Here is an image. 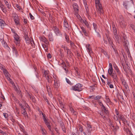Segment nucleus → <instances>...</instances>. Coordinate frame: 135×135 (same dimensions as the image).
<instances>
[{
	"instance_id": "nucleus-32",
	"label": "nucleus",
	"mask_w": 135,
	"mask_h": 135,
	"mask_svg": "<svg viewBox=\"0 0 135 135\" xmlns=\"http://www.w3.org/2000/svg\"><path fill=\"white\" fill-rule=\"evenodd\" d=\"M67 54L69 55V57H71L72 54L70 49H68L67 50Z\"/></svg>"
},
{
	"instance_id": "nucleus-7",
	"label": "nucleus",
	"mask_w": 135,
	"mask_h": 135,
	"mask_svg": "<svg viewBox=\"0 0 135 135\" xmlns=\"http://www.w3.org/2000/svg\"><path fill=\"white\" fill-rule=\"evenodd\" d=\"M87 130L88 135H91V133L93 131V128L90 123L89 122H87Z\"/></svg>"
},
{
	"instance_id": "nucleus-52",
	"label": "nucleus",
	"mask_w": 135,
	"mask_h": 135,
	"mask_svg": "<svg viewBox=\"0 0 135 135\" xmlns=\"http://www.w3.org/2000/svg\"><path fill=\"white\" fill-rule=\"evenodd\" d=\"M7 73H8V74H7V76L5 74H4L7 77V79L8 80H11V79H10V78L9 77V76L10 75H9V73H8V71H7Z\"/></svg>"
},
{
	"instance_id": "nucleus-18",
	"label": "nucleus",
	"mask_w": 135,
	"mask_h": 135,
	"mask_svg": "<svg viewBox=\"0 0 135 135\" xmlns=\"http://www.w3.org/2000/svg\"><path fill=\"white\" fill-rule=\"evenodd\" d=\"M4 2L5 4L7 6L8 9H10L11 7V5L10 4V2H8L6 0H4Z\"/></svg>"
},
{
	"instance_id": "nucleus-36",
	"label": "nucleus",
	"mask_w": 135,
	"mask_h": 135,
	"mask_svg": "<svg viewBox=\"0 0 135 135\" xmlns=\"http://www.w3.org/2000/svg\"><path fill=\"white\" fill-rule=\"evenodd\" d=\"M61 128L62 131L64 132H66V130L65 128V127L64 126V124H61Z\"/></svg>"
},
{
	"instance_id": "nucleus-10",
	"label": "nucleus",
	"mask_w": 135,
	"mask_h": 135,
	"mask_svg": "<svg viewBox=\"0 0 135 135\" xmlns=\"http://www.w3.org/2000/svg\"><path fill=\"white\" fill-rule=\"evenodd\" d=\"M0 69L3 70V72L4 74L7 76V71L5 67L4 66L2 65V64L0 63Z\"/></svg>"
},
{
	"instance_id": "nucleus-33",
	"label": "nucleus",
	"mask_w": 135,
	"mask_h": 135,
	"mask_svg": "<svg viewBox=\"0 0 135 135\" xmlns=\"http://www.w3.org/2000/svg\"><path fill=\"white\" fill-rule=\"evenodd\" d=\"M102 97L100 95H97L95 97H94V99L95 100H99Z\"/></svg>"
},
{
	"instance_id": "nucleus-26",
	"label": "nucleus",
	"mask_w": 135,
	"mask_h": 135,
	"mask_svg": "<svg viewBox=\"0 0 135 135\" xmlns=\"http://www.w3.org/2000/svg\"><path fill=\"white\" fill-rule=\"evenodd\" d=\"M25 41L27 44H29L30 43L29 39L28 36L25 35L24 36Z\"/></svg>"
},
{
	"instance_id": "nucleus-44",
	"label": "nucleus",
	"mask_w": 135,
	"mask_h": 135,
	"mask_svg": "<svg viewBox=\"0 0 135 135\" xmlns=\"http://www.w3.org/2000/svg\"><path fill=\"white\" fill-rule=\"evenodd\" d=\"M53 77L54 79V81L59 80V79L57 77L55 74H53Z\"/></svg>"
},
{
	"instance_id": "nucleus-37",
	"label": "nucleus",
	"mask_w": 135,
	"mask_h": 135,
	"mask_svg": "<svg viewBox=\"0 0 135 135\" xmlns=\"http://www.w3.org/2000/svg\"><path fill=\"white\" fill-rule=\"evenodd\" d=\"M123 38H124V39L125 40L124 41V45L126 47H127L128 45V42L126 40H125L126 39H125V37H123Z\"/></svg>"
},
{
	"instance_id": "nucleus-21",
	"label": "nucleus",
	"mask_w": 135,
	"mask_h": 135,
	"mask_svg": "<svg viewBox=\"0 0 135 135\" xmlns=\"http://www.w3.org/2000/svg\"><path fill=\"white\" fill-rule=\"evenodd\" d=\"M20 130L23 132L25 135H28L27 132L25 131L24 128L22 126L20 125Z\"/></svg>"
},
{
	"instance_id": "nucleus-2",
	"label": "nucleus",
	"mask_w": 135,
	"mask_h": 135,
	"mask_svg": "<svg viewBox=\"0 0 135 135\" xmlns=\"http://www.w3.org/2000/svg\"><path fill=\"white\" fill-rule=\"evenodd\" d=\"M102 108V112L100 113V115L104 119H106V116L108 115V111L105 106Z\"/></svg>"
},
{
	"instance_id": "nucleus-54",
	"label": "nucleus",
	"mask_w": 135,
	"mask_h": 135,
	"mask_svg": "<svg viewBox=\"0 0 135 135\" xmlns=\"http://www.w3.org/2000/svg\"><path fill=\"white\" fill-rule=\"evenodd\" d=\"M43 42H44L46 45H49V42L47 40V39L46 38Z\"/></svg>"
},
{
	"instance_id": "nucleus-9",
	"label": "nucleus",
	"mask_w": 135,
	"mask_h": 135,
	"mask_svg": "<svg viewBox=\"0 0 135 135\" xmlns=\"http://www.w3.org/2000/svg\"><path fill=\"white\" fill-rule=\"evenodd\" d=\"M118 118L122 120L123 123H127V121L123 115L122 114L119 115H118Z\"/></svg>"
},
{
	"instance_id": "nucleus-19",
	"label": "nucleus",
	"mask_w": 135,
	"mask_h": 135,
	"mask_svg": "<svg viewBox=\"0 0 135 135\" xmlns=\"http://www.w3.org/2000/svg\"><path fill=\"white\" fill-rule=\"evenodd\" d=\"M46 86L47 89V91L48 92L49 94L50 95V94H51V89L50 87V85H49V84L46 83Z\"/></svg>"
},
{
	"instance_id": "nucleus-49",
	"label": "nucleus",
	"mask_w": 135,
	"mask_h": 135,
	"mask_svg": "<svg viewBox=\"0 0 135 135\" xmlns=\"http://www.w3.org/2000/svg\"><path fill=\"white\" fill-rule=\"evenodd\" d=\"M27 112L25 110V109H22V114L23 115H24L26 114Z\"/></svg>"
},
{
	"instance_id": "nucleus-8",
	"label": "nucleus",
	"mask_w": 135,
	"mask_h": 135,
	"mask_svg": "<svg viewBox=\"0 0 135 135\" xmlns=\"http://www.w3.org/2000/svg\"><path fill=\"white\" fill-rule=\"evenodd\" d=\"M54 87L56 89H58L60 85V82L59 80H54Z\"/></svg>"
},
{
	"instance_id": "nucleus-14",
	"label": "nucleus",
	"mask_w": 135,
	"mask_h": 135,
	"mask_svg": "<svg viewBox=\"0 0 135 135\" xmlns=\"http://www.w3.org/2000/svg\"><path fill=\"white\" fill-rule=\"evenodd\" d=\"M6 25V24L4 21L0 19V26L2 28H3Z\"/></svg>"
},
{
	"instance_id": "nucleus-31",
	"label": "nucleus",
	"mask_w": 135,
	"mask_h": 135,
	"mask_svg": "<svg viewBox=\"0 0 135 135\" xmlns=\"http://www.w3.org/2000/svg\"><path fill=\"white\" fill-rule=\"evenodd\" d=\"M12 51L13 53L17 56L18 55L17 51L16 48L15 47H12Z\"/></svg>"
},
{
	"instance_id": "nucleus-63",
	"label": "nucleus",
	"mask_w": 135,
	"mask_h": 135,
	"mask_svg": "<svg viewBox=\"0 0 135 135\" xmlns=\"http://www.w3.org/2000/svg\"><path fill=\"white\" fill-rule=\"evenodd\" d=\"M0 7L1 9H3L5 7L2 4H1L0 5Z\"/></svg>"
},
{
	"instance_id": "nucleus-53",
	"label": "nucleus",
	"mask_w": 135,
	"mask_h": 135,
	"mask_svg": "<svg viewBox=\"0 0 135 135\" xmlns=\"http://www.w3.org/2000/svg\"><path fill=\"white\" fill-rule=\"evenodd\" d=\"M79 130L81 132H82L83 130V127L82 126L80 125L79 126Z\"/></svg>"
},
{
	"instance_id": "nucleus-38",
	"label": "nucleus",
	"mask_w": 135,
	"mask_h": 135,
	"mask_svg": "<svg viewBox=\"0 0 135 135\" xmlns=\"http://www.w3.org/2000/svg\"><path fill=\"white\" fill-rule=\"evenodd\" d=\"M45 76L46 77V76L50 75L49 71L48 70H45L44 72Z\"/></svg>"
},
{
	"instance_id": "nucleus-28",
	"label": "nucleus",
	"mask_w": 135,
	"mask_h": 135,
	"mask_svg": "<svg viewBox=\"0 0 135 135\" xmlns=\"http://www.w3.org/2000/svg\"><path fill=\"white\" fill-rule=\"evenodd\" d=\"M122 83L123 85H124L126 89H127L128 88V86L126 82L124 80H122Z\"/></svg>"
},
{
	"instance_id": "nucleus-42",
	"label": "nucleus",
	"mask_w": 135,
	"mask_h": 135,
	"mask_svg": "<svg viewBox=\"0 0 135 135\" xmlns=\"http://www.w3.org/2000/svg\"><path fill=\"white\" fill-rule=\"evenodd\" d=\"M65 79L67 83L70 85H72V84L71 83V81L69 79L67 78H66Z\"/></svg>"
},
{
	"instance_id": "nucleus-25",
	"label": "nucleus",
	"mask_w": 135,
	"mask_h": 135,
	"mask_svg": "<svg viewBox=\"0 0 135 135\" xmlns=\"http://www.w3.org/2000/svg\"><path fill=\"white\" fill-rule=\"evenodd\" d=\"M48 37L49 40L50 41H53V38L52 36V34L51 32H50L48 35Z\"/></svg>"
},
{
	"instance_id": "nucleus-48",
	"label": "nucleus",
	"mask_w": 135,
	"mask_h": 135,
	"mask_svg": "<svg viewBox=\"0 0 135 135\" xmlns=\"http://www.w3.org/2000/svg\"><path fill=\"white\" fill-rule=\"evenodd\" d=\"M3 115L6 119H7L8 118V115L7 113H3Z\"/></svg>"
},
{
	"instance_id": "nucleus-23",
	"label": "nucleus",
	"mask_w": 135,
	"mask_h": 135,
	"mask_svg": "<svg viewBox=\"0 0 135 135\" xmlns=\"http://www.w3.org/2000/svg\"><path fill=\"white\" fill-rule=\"evenodd\" d=\"M130 2L129 1H126L123 2V4L125 8L126 9L127 8V7L129 6Z\"/></svg>"
},
{
	"instance_id": "nucleus-17",
	"label": "nucleus",
	"mask_w": 135,
	"mask_h": 135,
	"mask_svg": "<svg viewBox=\"0 0 135 135\" xmlns=\"http://www.w3.org/2000/svg\"><path fill=\"white\" fill-rule=\"evenodd\" d=\"M73 6L75 12L76 13H78L79 9L77 4L76 3H74L73 4Z\"/></svg>"
},
{
	"instance_id": "nucleus-12",
	"label": "nucleus",
	"mask_w": 135,
	"mask_h": 135,
	"mask_svg": "<svg viewBox=\"0 0 135 135\" xmlns=\"http://www.w3.org/2000/svg\"><path fill=\"white\" fill-rule=\"evenodd\" d=\"M53 30L57 35H59L60 34V31L57 27L54 26L53 28Z\"/></svg>"
},
{
	"instance_id": "nucleus-16",
	"label": "nucleus",
	"mask_w": 135,
	"mask_h": 135,
	"mask_svg": "<svg viewBox=\"0 0 135 135\" xmlns=\"http://www.w3.org/2000/svg\"><path fill=\"white\" fill-rule=\"evenodd\" d=\"M113 65L114 68L115 70V71L117 72V73L118 74H119L120 73V72L119 71V70L117 66L116 65V64L115 62H114L113 64Z\"/></svg>"
},
{
	"instance_id": "nucleus-4",
	"label": "nucleus",
	"mask_w": 135,
	"mask_h": 135,
	"mask_svg": "<svg viewBox=\"0 0 135 135\" xmlns=\"http://www.w3.org/2000/svg\"><path fill=\"white\" fill-rule=\"evenodd\" d=\"M13 18L16 25H20V19L19 16L17 14H15L13 16Z\"/></svg>"
},
{
	"instance_id": "nucleus-15",
	"label": "nucleus",
	"mask_w": 135,
	"mask_h": 135,
	"mask_svg": "<svg viewBox=\"0 0 135 135\" xmlns=\"http://www.w3.org/2000/svg\"><path fill=\"white\" fill-rule=\"evenodd\" d=\"M113 78V80H114L117 81V78L116 73L114 72L113 73L111 74L110 75Z\"/></svg>"
},
{
	"instance_id": "nucleus-59",
	"label": "nucleus",
	"mask_w": 135,
	"mask_h": 135,
	"mask_svg": "<svg viewBox=\"0 0 135 135\" xmlns=\"http://www.w3.org/2000/svg\"><path fill=\"white\" fill-rule=\"evenodd\" d=\"M62 65V67H66V65L65 64V62L64 61H62V62L61 63Z\"/></svg>"
},
{
	"instance_id": "nucleus-51",
	"label": "nucleus",
	"mask_w": 135,
	"mask_h": 135,
	"mask_svg": "<svg viewBox=\"0 0 135 135\" xmlns=\"http://www.w3.org/2000/svg\"><path fill=\"white\" fill-rule=\"evenodd\" d=\"M44 100L46 101V102H47V103L49 104H50L49 102V100L47 99V98H46V97H44Z\"/></svg>"
},
{
	"instance_id": "nucleus-6",
	"label": "nucleus",
	"mask_w": 135,
	"mask_h": 135,
	"mask_svg": "<svg viewBox=\"0 0 135 135\" xmlns=\"http://www.w3.org/2000/svg\"><path fill=\"white\" fill-rule=\"evenodd\" d=\"M113 34L115 37V39L116 42L119 43V39L118 36L117 31L116 28H114L113 30Z\"/></svg>"
},
{
	"instance_id": "nucleus-47",
	"label": "nucleus",
	"mask_w": 135,
	"mask_h": 135,
	"mask_svg": "<svg viewBox=\"0 0 135 135\" xmlns=\"http://www.w3.org/2000/svg\"><path fill=\"white\" fill-rule=\"evenodd\" d=\"M41 130L42 132V133L43 134V135H46V131L43 128H41Z\"/></svg>"
},
{
	"instance_id": "nucleus-61",
	"label": "nucleus",
	"mask_w": 135,
	"mask_h": 135,
	"mask_svg": "<svg viewBox=\"0 0 135 135\" xmlns=\"http://www.w3.org/2000/svg\"><path fill=\"white\" fill-rule=\"evenodd\" d=\"M14 89H15V90H16V91L17 92H19V93L20 94H21V91H19L17 89V87H16V86H15L14 87Z\"/></svg>"
},
{
	"instance_id": "nucleus-62",
	"label": "nucleus",
	"mask_w": 135,
	"mask_h": 135,
	"mask_svg": "<svg viewBox=\"0 0 135 135\" xmlns=\"http://www.w3.org/2000/svg\"><path fill=\"white\" fill-rule=\"evenodd\" d=\"M16 7L18 9H21V8L18 4H16Z\"/></svg>"
},
{
	"instance_id": "nucleus-20",
	"label": "nucleus",
	"mask_w": 135,
	"mask_h": 135,
	"mask_svg": "<svg viewBox=\"0 0 135 135\" xmlns=\"http://www.w3.org/2000/svg\"><path fill=\"white\" fill-rule=\"evenodd\" d=\"M45 77L47 80L48 82L49 83H52V80L51 79L52 77L50 75H48Z\"/></svg>"
},
{
	"instance_id": "nucleus-30",
	"label": "nucleus",
	"mask_w": 135,
	"mask_h": 135,
	"mask_svg": "<svg viewBox=\"0 0 135 135\" xmlns=\"http://www.w3.org/2000/svg\"><path fill=\"white\" fill-rule=\"evenodd\" d=\"M86 47L89 53H91L92 52L91 49L90 47V45L89 44L86 45Z\"/></svg>"
},
{
	"instance_id": "nucleus-40",
	"label": "nucleus",
	"mask_w": 135,
	"mask_h": 135,
	"mask_svg": "<svg viewBox=\"0 0 135 135\" xmlns=\"http://www.w3.org/2000/svg\"><path fill=\"white\" fill-rule=\"evenodd\" d=\"M48 45H42V46L45 49V50L46 51V50H48Z\"/></svg>"
},
{
	"instance_id": "nucleus-11",
	"label": "nucleus",
	"mask_w": 135,
	"mask_h": 135,
	"mask_svg": "<svg viewBox=\"0 0 135 135\" xmlns=\"http://www.w3.org/2000/svg\"><path fill=\"white\" fill-rule=\"evenodd\" d=\"M80 21L81 22L84 23L87 28H90L88 22L86 20L81 18Z\"/></svg>"
},
{
	"instance_id": "nucleus-56",
	"label": "nucleus",
	"mask_w": 135,
	"mask_h": 135,
	"mask_svg": "<svg viewBox=\"0 0 135 135\" xmlns=\"http://www.w3.org/2000/svg\"><path fill=\"white\" fill-rule=\"evenodd\" d=\"M109 125L110 127H111V129H114V126H113V124H112V123L111 122H110V123Z\"/></svg>"
},
{
	"instance_id": "nucleus-43",
	"label": "nucleus",
	"mask_w": 135,
	"mask_h": 135,
	"mask_svg": "<svg viewBox=\"0 0 135 135\" xmlns=\"http://www.w3.org/2000/svg\"><path fill=\"white\" fill-rule=\"evenodd\" d=\"M93 27L95 31V32H96L97 30V25L96 23H93Z\"/></svg>"
},
{
	"instance_id": "nucleus-24",
	"label": "nucleus",
	"mask_w": 135,
	"mask_h": 135,
	"mask_svg": "<svg viewBox=\"0 0 135 135\" xmlns=\"http://www.w3.org/2000/svg\"><path fill=\"white\" fill-rule=\"evenodd\" d=\"M81 28L83 32L84 33V35L86 36H88V33L86 31L85 29L83 27H81Z\"/></svg>"
},
{
	"instance_id": "nucleus-50",
	"label": "nucleus",
	"mask_w": 135,
	"mask_h": 135,
	"mask_svg": "<svg viewBox=\"0 0 135 135\" xmlns=\"http://www.w3.org/2000/svg\"><path fill=\"white\" fill-rule=\"evenodd\" d=\"M65 38L66 40V41L67 42H69V37L66 35V33L65 34Z\"/></svg>"
},
{
	"instance_id": "nucleus-60",
	"label": "nucleus",
	"mask_w": 135,
	"mask_h": 135,
	"mask_svg": "<svg viewBox=\"0 0 135 135\" xmlns=\"http://www.w3.org/2000/svg\"><path fill=\"white\" fill-rule=\"evenodd\" d=\"M2 11L5 13H6L7 11L6 10V8L5 7L4 8L1 9Z\"/></svg>"
},
{
	"instance_id": "nucleus-1",
	"label": "nucleus",
	"mask_w": 135,
	"mask_h": 135,
	"mask_svg": "<svg viewBox=\"0 0 135 135\" xmlns=\"http://www.w3.org/2000/svg\"><path fill=\"white\" fill-rule=\"evenodd\" d=\"M97 11L100 15L103 14L104 12L102 5L100 2V0H95Z\"/></svg>"
},
{
	"instance_id": "nucleus-45",
	"label": "nucleus",
	"mask_w": 135,
	"mask_h": 135,
	"mask_svg": "<svg viewBox=\"0 0 135 135\" xmlns=\"http://www.w3.org/2000/svg\"><path fill=\"white\" fill-rule=\"evenodd\" d=\"M46 38L44 36H40L39 37V38L41 41H43Z\"/></svg>"
},
{
	"instance_id": "nucleus-27",
	"label": "nucleus",
	"mask_w": 135,
	"mask_h": 135,
	"mask_svg": "<svg viewBox=\"0 0 135 135\" xmlns=\"http://www.w3.org/2000/svg\"><path fill=\"white\" fill-rule=\"evenodd\" d=\"M119 23L121 27H125L126 25L123 20H122L121 21H119Z\"/></svg>"
},
{
	"instance_id": "nucleus-55",
	"label": "nucleus",
	"mask_w": 135,
	"mask_h": 135,
	"mask_svg": "<svg viewBox=\"0 0 135 135\" xmlns=\"http://www.w3.org/2000/svg\"><path fill=\"white\" fill-rule=\"evenodd\" d=\"M108 73L109 75L113 73V70H111L108 69Z\"/></svg>"
},
{
	"instance_id": "nucleus-29",
	"label": "nucleus",
	"mask_w": 135,
	"mask_h": 135,
	"mask_svg": "<svg viewBox=\"0 0 135 135\" xmlns=\"http://www.w3.org/2000/svg\"><path fill=\"white\" fill-rule=\"evenodd\" d=\"M107 38V39L108 43L111 45L112 47H113V43L111 40H110V38H109L108 36L106 35Z\"/></svg>"
},
{
	"instance_id": "nucleus-57",
	"label": "nucleus",
	"mask_w": 135,
	"mask_h": 135,
	"mask_svg": "<svg viewBox=\"0 0 135 135\" xmlns=\"http://www.w3.org/2000/svg\"><path fill=\"white\" fill-rule=\"evenodd\" d=\"M61 47L63 48L65 50H67L68 49L67 48V47L66 46H65L64 45H62Z\"/></svg>"
},
{
	"instance_id": "nucleus-3",
	"label": "nucleus",
	"mask_w": 135,
	"mask_h": 135,
	"mask_svg": "<svg viewBox=\"0 0 135 135\" xmlns=\"http://www.w3.org/2000/svg\"><path fill=\"white\" fill-rule=\"evenodd\" d=\"M82 85L80 84H76L74 87H73V89L75 91H80L82 90L81 88L82 87Z\"/></svg>"
},
{
	"instance_id": "nucleus-58",
	"label": "nucleus",
	"mask_w": 135,
	"mask_h": 135,
	"mask_svg": "<svg viewBox=\"0 0 135 135\" xmlns=\"http://www.w3.org/2000/svg\"><path fill=\"white\" fill-rule=\"evenodd\" d=\"M29 14L30 18L31 20H33L34 19V17L32 15L31 13H30Z\"/></svg>"
},
{
	"instance_id": "nucleus-46",
	"label": "nucleus",
	"mask_w": 135,
	"mask_h": 135,
	"mask_svg": "<svg viewBox=\"0 0 135 135\" xmlns=\"http://www.w3.org/2000/svg\"><path fill=\"white\" fill-rule=\"evenodd\" d=\"M98 102L99 104V105L101 106H102L101 108H103L104 106L103 105L102 103V102L100 100H99L98 101Z\"/></svg>"
},
{
	"instance_id": "nucleus-41",
	"label": "nucleus",
	"mask_w": 135,
	"mask_h": 135,
	"mask_svg": "<svg viewBox=\"0 0 135 135\" xmlns=\"http://www.w3.org/2000/svg\"><path fill=\"white\" fill-rule=\"evenodd\" d=\"M2 44L3 46L5 48H6L8 47V46L6 42L4 41L2 42Z\"/></svg>"
},
{
	"instance_id": "nucleus-5",
	"label": "nucleus",
	"mask_w": 135,
	"mask_h": 135,
	"mask_svg": "<svg viewBox=\"0 0 135 135\" xmlns=\"http://www.w3.org/2000/svg\"><path fill=\"white\" fill-rule=\"evenodd\" d=\"M14 39L15 40V43L16 45L19 46L20 45V41L19 37L18 35L16 33H15L13 36Z\"/></svg>"
},
{
	"instance_id": "nucleus-22",
	"label": "nucleus",
	"mask_w": 135,
	"mask_h": 135,
	"mask_svg": "<svg viewBox=\"0 0 135 135\" xmlns=\"http://www.w3.org/2000/svg\"><path fill=\"white\" fill-rule=\"evenodd\" d=\"M64 27L65 28L68 29L69 26L68 23L66 19H65L64 20Z\"/></svg>"
},
{
	"instance_id": "nucleus-34",
	"label": "nucleus",
	"mask_w": 135,
	"mask_h": 135,
	"mask_svg": "<svg viewBox=\"0 0 135 135\" xmlns=\"http://www.w3.org/2000/svg\"><path fill=\"white\" fill-rule=\"evenodd\" d=\"M70 110L72 113H73V114L76 115L77 114V112L75 111L73 108H72L71 107L70 108Z\"/></svg>"
},
{
	"instance_id": "nucleus-64",
	"label": "nucleus",
	"mask_w": 135,
	"mask_h": 135,
	"mask_svg": "<svg viewBox=\"0 0 135 135\" xmlns=\"http://www.w3.org/2000/svg\"><path fill=\"white\" fill-rule=\"evenodd\" d=\"M25 117V118L26 119H27L28 118V116L27 114V113L26 114L23 115Z\"/></svg>"
},
{
	"instance_id": "nucleus-13",
	"label": "nucleus",
	"mask_w": 135,
	"mask_h": 135,
	"mask_svg": "<svg viewBox=\"0 0 135 135\" xmlns=\"http://www.w3.org/2000/svg\"><path fill=\"white\" fill-rule=\"evenodd\" d=\"M44 121L45 122L46 125L47 127L48 128V129L50 131H51V127L50 125L49 122H48L47 120L46 119V118H44Z\"/></svg>"
},
{
	"instance_id": "nucleus-35",
	"label": "nucleus",
	"mask_w": 135,
	"mask_h": 135,
	"mask_svg": "<svg viewBox=\"0 0 135 135\" xmlns=\"http://www.w3.org/2000/svg\"><path fill=\"white\" fill-rule=\"evenodd\" d=\"M105 99L106 100V102L109 104H110L111 102L108 97L107 96H106Z\"/></svg>"
},
{
	"instance_id": "nucleus-39",
	"label": "nucleus",
	"mask_w": 135,
	"mask_h": 135,
	"mask_svg": "<svg viewBox=\"0 0 135 135\" xmlns=\"http://www.w3.org/2000/svg\"><path fill=\"white\" fill-rule=\"evenodd\" d=\"M112 83L111 80L110 79L107 78V84L108 85H109V84Z\"/></svg>"
}]
</instances>
